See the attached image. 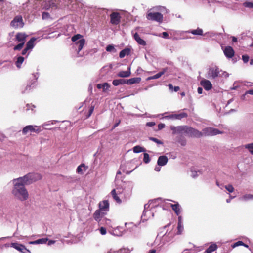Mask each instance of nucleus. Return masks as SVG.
<instances>
[{
  "mask_svg": "<svg viewBox=\"0 0 253 253\" xmlns=\"http://www.w3.org/2000/svg\"><path fill=\"white\" fill-rule=\"evenodd\" d=\"M200 84L206 90H210L212 87V85L211 82L206 79L202 80L200 82Z\"/></svg>",
  "mask_w": 253,
  "mask_h": 253,
  "instance_id": "19",
  "label": "nucleus"
},
{
  "mask_svg": "<svg viewBox=\"0 0 253 253\" xmlns=\"http://www.w3.org/2000/svg\"><path fill=\"white\" fill-rule=\"evenodd\" d=\"M24 25V23L21 15L16 16L10 23V26L14 29L21 28Z\"/></svg>",
  "mask_w": 253,
  "mask_h": 253,
  "instance_id": "6",
  "label": "nucleus"
},
{
  "mask_svg": "<svg viewBox=\"0 0 253 253\" xmlns=\"http://www.w3.org/2000/svg\"><path fill=\"white\" fill-rule=\"evenodd\" d=\"M186 32L191 33L194 35H202L203 31L202 29L198 28L197 29L189 30Z\"/></svg>",
  "mask_w": 253,
  "mask_h": 253,
  "instance_id": "32",
  "label": "nucleus"
},
{
  "mask_svg": "<svg viewBox=\"0 0 253 253\" xmlns=\"http://www.w3.org/2000/svg\"><path fill=\"white\" fill-rule=\"evenodd\" d=\"M217 248L216 244H212L209 246V247L205 251L206 253H211L212 252L215 251Z\"/></svg>",
  "mask_w": 253,
  "mask_h": 253,
  "instance_id": "35",
  "label": "nucleus"
},
{
  "mask_svg": "<svg viewBox=\"0 0 253 253\" xmlns=\"http://www.w3.org/2000/svg\"><path fill=\"white\" fill-rule=\"evenodd\" d=\"M99 210H100L101 211H104L106 213L109 210V203L107 200H104L99 203Z\"/></svg>",
  "mask_w": 253,
  "mask_h": 253,
  "instance_id": "16",
  "label": "nucleus"
},
{
  "mask_svg": "<svg viewBox=\"0 0 253 253\" xmlns=\"http://www.w3.org/2000/svg\"><path fill=\"white\" fill-rule=\"evenodd\" d=\"M158 201L159 199H155L154 200L150 201L149 203L144 205V209L141 216V219L143 221H146L151 216H154L153 208L156 206V205H155L154 203H156Z\"/></svg>",
  "mask_w": 253,
  "mask_h": 253,
  "instance_id": "2",
  "label": "nucleus"
},
{
  "mask_svg": "<svg viewBox=\"0 0 253 253\" xmlns=\"http://www.w3.org/2000/svg\"><path fill=\"white\" fill-rule=\"evenodd\" d=\"M148 20L162 22L163 19V15L159 12H149L147 15Z\"/></svg>",
  "mask_w": 253,
  "mask_h": 253,
  "instance_id": "7",
  "label": "nucleus"
},
{
  "mask_svg": "<svg viewBox=\"0 0 253 253\" xmlns=\"http://www.w3.org/2000/svg\"><path fill=\"white\" fill-rule=\"evenodd\" d=\"M36 40V38H32L26 43V47L30 50H32L34 47V42Z\"/></svg>",
  "mask_w": 253,
  "mask_h": 253,
  "instance_id": "27",
  "label": "nucleus"
},
{
  "mask_svg": "<svg viewBox=\"0 0 253 253\" xmlns=\"http://www.w3.org/2000/svg\"><path fill=\"white\" fill-rule=\"evenodd\" d=\"M176 139H177V142L180 144V145L182 146H184L186 145V140L185 139V138L182 136H177L176 137Z\"/></svg>",
  "mask_w": 253,
  "mask_h": 253,
  "instance_id": "34",
  "label": "nucleus"
},
{
  "mask_svg": "<svg viewBox=\"0 0 253 253\" xmlns=\"http://www.w3.org/2000/svg\"><path fill=\"white\" fill-rule=\"evenodd\" d=\"M107 253H121L120 251H113V250H110L109 252H107Z\"/></svg>",
  "mask_w": 253,
  "mask_h": 253,
  "instance_id": "64",
  "label": "nucleus"
},
{
  "mask_svg": "<svg viewBox=\"0 0 253 253\" xmlns=\"http://www.w3.org/2000/svg\"><path fill=\"white\" fill-rule=\"evenodd\" d=\"M94 106L92 105L90 107L89 111H88V114L87 115V118L91 116V115L92 114V113L94 111Z\"/></svg>",
  "mask_w": 253,
  "mask_h": 253,
  "instance_id": "52",
  "label": "nucleus"
},
{
  "mask_svg": "<svg viewBox=\"0 0 253 253\" xmlns=\"http://www.w3.org/2000/svg\"><path fill=\"white\" fill-rule=\"evenodd\" d=\"M168 70L167 68H165L162 69V70L158 73L157 74H155V75L153 76V78L154 79H157L159 78H160L162 75H163Z\"/></svg>",
  "mask_w": 253,
  "mask_h": 253,
  "instance_id": "33",
  "label": "nucleus"
},
{
  "mask_svg": "<svg viewBox=\"0 0 253 253\" xmlns=\"http://www.w3.org/2000/svg\"><path fill=\"white\" fill-rule=\"evenodd\" d=\"M141 81V78L139 77H135L126 80L127 84H133L136 83H139Z\"/></svg>",
  "mask_w": 253,
  "mask_h": 253,
  "instance_id": "29",
  "label": "nucleus"
},
{
  "mask_svg": "<svg viewBox=\"0 0 253 253\" xmlns=\"http://www.w3.org/2000/svg\"><path fill=\"white\" fill-rule=\"evenodd\" d=\"M25 60V58L21 56H17L16 57V61H15L16 66L20 69L21 67V65Z\"/></svg>",
  "mask_w": 253,
  "mask_h": 253,
  "instance_id": "26",
  "label": "nucleus"
},
{
  "mask_svg": "<svg viewBox=\"0 0 253 253\" xmlns=\"http://www.w3.org/2000/svg\"><path fill=\"white\" fill-rule=\"evenodd\" d=\"M130 53V49L128 48H126L121 50L119 53V57L121 58H124L126 55H128Z\"/></svg>",
  "mask_w": 253,
  "mask_h": 253,
  "instance_id": "30",
  "label": "nucleus"
},
{
  "mask_svg": "<svg viewBox=\"0 0 253 253\" xmlns=\"http://www.w3.org/2000/svg\"><path fill=\"white\" fill-rule=\"evenodd\" d=\"M169 88L171 91H174V92H177L179 89L180 88L179 86H174L173 87L172 84H168Z\"/></svg>",
  "mask_w": 253,
  "mask_h": 253,
  "instance_id": "40",
  "label": "nucleus"
},
{
  "mask_svg": "<svg viewBox=\"0 0 253 253\" xmlns=\"http://www.w3.org/2000/svg\"><path fill=\"white\" fill-rule=\"evenodd\" d=\"M155 125V123L153 122H148L146 123V126H153Z\"/></svg>",
  "mask_w": 253,
  "mask_h": 253,
  "instance_id": "61",
  "label": "nucleus"
},
{
  "mask_svg": "<svg viewBox=\"0 0 253 253\" xmlns=\"http://www.w3.org/2000/svg\"><path fill=\"white\" fill-rule=\"evenodd\" d=\"M170 206L177 215H179L180 214V206L178 203L174 204H170Z\"/></svg>",
  "mask_w": 253,
  "mask_h": 253,
  "instance_id": "25",
  "label": "nucleus"
},
{
  "mask_svg": "<svg viewBox=\"0 0 253 253\" xmlns=\"http://www.w3.org/2000/svg\"><path fill=\"white\" fill-rule=\"evenodd\" d=\"M120 16L118 13L113 12L110 15L111 23L113 25H117L120 22Z\"/></svg>",
  "mask_w": 253,
  "mask_h": 253,
  "instance_id": "15",
  "label": "nucleus"
},
{
  "mask_svg": "<svg viewBox=\"0 0 253 253\" xmlns=\"http://www.w3.org/2000/svg\"><path fill=\"white\" fill-rule=\"evenodd\" d=\"M24 43H25V42H21V43H20L18 45H16L14 47L13 49L14 50H21L22 49V48L23 47Z\"/></svg>",
  "mask_w": 253,
  "mask_h": 253,
  "instance_id": "45",
  "label": "nucleus"
},
{
  "mask_svg": "<svg viewBox=\"0 0 253 253\" xmlns=\"http://www.w3.org/2000/svg\"><path fill=\"white\" fill-rule=\"evenodd\" d=\"M26 107H27V109H26L27 110H29L30 109L33 110V108H35V106L34 105H31V104H27L26 105Z\"/></svg>",
  "mask_w": 253,
  "mask_h": 253,
  "instance_id": "58",
  "label": "nucleus"
},
{
  "mask_svg": "<svg viewBox=\"0 0 253 253\" xmlns=\"http://www.w3.org/2000/svg\"><path fill=\"white\" fill-rule=\"evenodd\" d=\"M39 243L40 244H45L48 241L47 238H41L39 239Z\"/></svg>",
  "mask_w": 253,
  "mask_h": 253,
  "instance_id": "56",
  "label": "nucleus"
},
{
  "mask_svg": "<svg viewBox=\"0 0 253 253\" xmlns=\"http://www.w3.org/2000/svg\"><path fill=\"white\" fill-rule=\"evenodd\" d=\"M130 74H131L130 67H128V70L127 71H120L118 73L117 76L120 77L125 78V77H129Z\"/></svg>",
  "mask_w": 253,
  "mask_h": 253,
  "instance_id": "24",
  "label": "nucleus"
},
{
  "mask_svg": "<svg viewBox=\"0 0 253 253\" xmlns=\"http://www.w3.org/2000/svg\"><path fill=\"white\" fill-rule=\"evenodd\" d=\"M163 37L165 39H168L169 38V35L168 33L166 32H164L162 33Z\"/></svg>",
  "mask_w": 253,
  "mask_h": 253,
  "instance_id": "62",
  "label": "nucleus"
},
{
  "mask_svg": "<svg viewBox=\"0 0 253 253\" xmlns=\"http://www.w3.org/2000/svg\"><path fill=\"white\" fill-rule=\"evenodd\" d=\"M165 127V125L163 123H160L158 125V127L159 130H161Z\"/></svg>",
  "mask_w": 253,
  "mask_h": 253,
  "instance_id": "60",
  "label": "nucleus"
},
{
  "mask_svg": "<svg viewBox=\"0 0 253 253\" xmlns=\"http://www.w3.org/2000/svg\"><path fill=\"white\" fill-rule=\"evenodd\" d=\"M191 176L194 178H196L198 176V173L199 174H201V172L199 170L198 171H195V170H191Z\"/></svg>",
  "mask_w": 253,
  "mask_h": 253,
  "instance_id": "43",
  "label": "nucleus"
},
{
  "mask_svg": "<svg viewBox=\"0 0 253 253\" xmlns=\"http://www.w3.org/2000/svg\"><path fill=\"white\" fill-rule=\"evenodd\" d=\"M177 234H180L183 230V224H178L177 225Z\"/></svg>",
  "mask_w": 253,
  "mask_h": 253,
  "instance_id": "50",
  "label": "nucleus"
},
{
  "mask_svg": "<svg viewBox=\"0 0 253 253\" xmlns=\"http://www.w3.org/2000/svg\"><path fill=\"white\" fill-rule=\"evenodd\" d=\"M150 140L153 141V142L157 143L158 144H163V142L161 141V140L156 138H154V137H150Z\"/></svg>",
  "mask_w": 253,
  "mask_h": 253,
  "instance_id": "49",
  "label": "nucleus"
},
{
  "mask_svg": "<svg viewBox=\"0 0 253 253\" xmlns=\"http://www.w3.org/2000/svg\"><path fill=\"white\" fill-rule=\"evenodd\" d=\"M120 192H117L116 190L114 189H113L111 192V194L112 195V196L113 197L114 200L118 203L120 204L122 202L121 200L119 198V197L118 196V194L119 193H120Z\"/></svg>",
  "mask_w": 253,
  "mask_h": 253,
  "instance_id": "23",
  "label": "nucleus"
},
{
  "mask_svg": "<svg viewBox=\"0 0 253 253\" xmlns=\"http://www.w3.org/2000/svg\"><path fill=\"white\" fill-rule=\"evenodd\" d=\"M203 136H214L220 133V131L212 127H207L202 130Z\"/></svg>",
  "mask_w": 253,
  "mask_h": 253,
  "instance_id": "10",
  "label": "nucleus"
},
{
  "mask_svg": "<svg viewBox=\"0 0 253 253\" xmlns=\"http://www.w3.org/2000/svg\"><path fill=\"white\" fill-rule=\"evenodd\" d=\"M243 6L248 8L253 9V2L247 1L243 3Z\"/></svg>",
  "mask_w": 253,
  "mask_h": 253,
  "instance_id": "39",
  "label": "nucleus"
},
{
  "mask_svg": "<svg viewBox=\"0 0 253 253\" xmlns=\"http://www.w3.org/2000/svg\"><path fill=\"white\" fill-rule=\"evenodd\" d=\"M186 126H170V129L172 131V134H185Z\"/></svg>",
  "mask_w": 253,
  "mask_h": 253,
  "instance_id": "12",
  "label": "nucleus"
},
{
  "mask_svg": "<svg viewBox=\"0 0 253 253\" xmlns=\"http://www.w3.org/2000/svg\"><path fill=\"white\" fill-rule=\"evenodd\" d=\"M133 38L139 44L143 46L146 45V42L140 37L137 33L134 34Z\"/></svg>",
  "mask_w": 253,
  "mask_h": 253,
  "instance_id": "22",
  "label": "nucleus"
},
{
  "mask_svg": "<svg viewBox=\"0 0 253 253\" xmlns=\"http://www.w3.org/2000/svg\"><path fill=\"white\" fill-rule=\"evenodd\" d=\"M26 36L24 33H19L16 35V39L21 42H25Z\"/></svg>",
  "mask_w": 253,
  "mask_h": 253,
  "instance_id": "28",
  "label": "nucleus"
},
{
  "mask_svg": "<svg viewBox=\"0 0 253 253\" xmlns=\"http://www.w3.org/2000/svg\"><path fill=\"white\" fill-rule=\"evenodd\" d=\"M249 94L251 95H253V90H249L245 92V94L244 95H243V97H244L245 95L246 94Z\"/></svg>",
  "mask_w": 253,
  "mask_h": 253,
  "instance_id": "63",
  "label": "nucleus"
},
{
  "mask_svg": "<svg viewBox=\"0 0 253 253\" xmlns=\"http://www.w3.org/2000/svg\"><path fill=\"white\" fill-rule=\"evenodd\" d=\"M225 56L228 58H232L234 55V51L231 46H227L225 48L224 51Z\"/></svg>",
  "mask_w": 253,
  "mask_h": 253,
  "instance_id": "18",
  "label": "nucleus"
},
{
  "mask_svg": "<svg viewBox=\"0 0 253 253\" xmlns=\"http://www.w3.org/2000/svg\"><path fill=\"white\" fill-rule=\"evenodd\" d=\"M188 116L187 113L182 112L179 114H172L169 115L164 116L163 118L170 120H181Z\"/></svg>",
  "mask_w": 253,
  "mask_h": 253,
  "instance_id": "11",
  "label": "nucleus"
},
{
  "mask_svg": "<svg viewBox=\"0 0 253 253\" xmlns=\"http://www.w3.org/2000/svg\"><path fill=\"white\" fill-rule=\"evenodd\" d=\"M220 70L217 67H211L209 69L208 73V78L215 79L217 77H220Z\"/></svg>",
  "mask_w": 253,
  "mask_h": 253,
  "instance_id": "9",
  "label": "nucleus"
},
{
  "mask_svg": "<svg viewBox=\"0 0 253 253\" xmlns=\"http://www.w3.org/2000/svg\"><path fill=\"white\" fill-rule=\"evenodd\" d=\"M50 17V15L48 12H43L42 13V19L43 20L48 19Z\"/></svg>",
  "mask_w": 253,
  "mask_h": 253,
  "instance_id": "46",
  "label": "nucleus"
},
{
  "mask_svg": "<svg viewBox=\"0 0 253 253\" xmlns=\"http://www.w3.org/2000/svg\"><path fill=\"white\" fill-rule=\"evenodd\" d=\"M106 50L108 52H115L116 51V50L114 48V47L113 45H108L106 48Z\"/></svg>",
  "mask_w": 253,
  "mask_h": 253,
  "instance_id": "44",
  "label": "nucleus"
},
{
  "mask_svg": "<svg viewBox=\"0 0 253 253\" xmlns=\"http://www.w3.org/2000/svg\"><path fill=\"white\" fill-rule=\"evenodd\" d=\"M244 147L248 149L250 153L253 155V142L245 145Z\"/></svg>",
  "mask_w": 253,
  "mask_h": 253,
  "instance_id": "38",
  "label": "nucleus"
},
{
  "mask_svg": "<svg viewBox=\"0 0 253 253\" xmlns=\"http://www.w3.org/2000/svg\"><path fill=\"white\" fill-rule=\"evenodd\" d=\"M41 178V175L38 173H29L23 177L14 179L12 180V195L20 201L27 200L29 198V193L25 185H30Z\"/></svg>",
  "mask_w": 253,
  "mask_h": 253,
  "instance_id": "1",
  "label": "nucleus"
},
{
  "mask_svg": "<svg viewBox=\"0 0 253 253\" xmlns=\"http://www.w3.org/2000/svg\"><path fill=\"white\" fill-rule=\"evenodd\" d=\"M11 245L12 246V248H14L17 251L23 253H28L30 252V251L26 249L25 246L19 244L18 243H11Z\"/></svg>",
  "mask_w": 253,
  "mask_h": 253,
  "instance_id": "14",
  "label": "nucleus"
},
{
  "mask_svg": "<svg viewBox=\"0 0 253 253\" xmlns=\"http://www.w3.org/2000/svg\"><path fill=\"white\" fill-rule=\"evenodd\" d=\"M225 188L230 193L233 192L234 190V188L232 185H226L225 186Z\"/></svg>",
  "mask_w": 253,
  "mask_h": 253,
  "instance_id": "47",
  "label": "nucleus"
},
{
  "mask_svg": "<svg viewBox=\"0 0 253 253\" xmlns=\"http://www.w3.org/2000/svg\"><path fill=\"white\" fill-rule=\"evenodd\" d=\"M220 71H221L220 72V74H221L220 77H224L225 78H227L229 76V74L228 73H227L226 72L223 71L222 70H220Z\"/></svg>",
  "mask_w": 253,
  "mask_h": 253,
  "instance_id": "55",
  "label": "nucleus"
},
{
  "mask_svg": "<svg viewBox=\"0 0 253 253\" xmlns=\"http://www.w3.org/2000/svg\"><path fill=\"white\" fill-rule=\"evenodd\" d=\"M40 129L37 126L28 125L25 126L22 130V133L26 134L28 132H39Z\"/></svg>",
  "mask_w": 253,
  "mask_h": 253,
  "instance_id": "13",
  "label": "nucleus"
},
{
  "mask_svg": "<svg viewBox=\"0 0 253 253\" xmlns=\"http://www.w3.org/2000/svg\"><path fill=\"white\" fill-rule=\"evenodd\" d=\"M168 161V158L166 156H160L157 160V164L159 166H164L166 165Z\"/></svg>",
  "mask_w": 253,
  "mask_h": 253,
  "instance_id": "21",
  "label": "nucleus"
},
{
  "mask_svg": "<svg viewBox=\"0 0 253 253\" xmlns=\"http://www.w3.org/2000/svg\"><path fill=\"white\" fill-rule=\"evenodd\" d=\"M39 75L38 73H33L32 74L33 79L31 80L29 84H27L25 88V90L23 91V93H26L28 91L30 90L32 87H34L35 86L36 83L39 78Z\"/></svg>",
  "mask_w": 253,
  "mask_h": 253,
  "instance_id": "8",
  "label": "nucleus"
},
{
  "mask_svg": "<svg viewBox=\"0 0 253 253\" xmlns=\"http://www.w3.org/2000/svg\"><path fill=\"white\" fill-rule=\"evenodd\" d=\"M185 134L191 137L199 138L203 136V133L190 126H186Z\"/></svg>",
  "mask_w": 253,
  "mask_h": 253,
  "instance_id": "5",
  "label": "nucleus"
},
{
  "mask_svg": "<svg viewBox=\"0 0 253 253\" xmlns=\"http://www.w3.org/2000/svg\"><path fill=\"white\" fill-rule=\"evenodd\" d=\"M143 155H144V157H143L144 162L146 164L149 163L150 161V159L149 154L146 153H144L143 154Z\"/></svg>",
  "mask_w": 253,
  "mask_h": 253,
  "instance_id": "41",
  "label": "nucleus"
},
{
  "mask_svg": "<svg viewBox=\"0 0 253 253\" xmlns=\"http://www.w3.org/2000/svg\"><path fill=\"white\" fill-rule=\"evenodd\" d=\"M242 60L245 63H247L249 61V57L247 55H242Z\"/></svg>",
  "mask_w": 253,
  "mask_h": 253,
  "instance_id": "54",
  "label": "nucleus"
},
{
  "mask_svg": "<svg viewBox=\"0 0 253 253\" xmlns=\"http://www.w3.org/2000/svg\"><path fill=\"white\" fill-rule=\"evenodd\" d=\"M105 212L100 210H97L93 214V218L98 223L101 221L102 218L106 214Z\"/></svg>",
  "mask_w": 253,
  "mask_h": 253,
  "instance_id": "17",
  "label": "nucleus"
},
{
  "mask_svg": "<svg viewBox=\"0 0 253 253\" xmlns=\"http://www.w3.org/2000/svg\"><path fill=\"white\" fill-rule=\"evenodd\" d=\"M71 40L74 42V47L78 50V56H81V55L79 54V52L83 49L85 44V40L83 38V36L79 34L74 35Z\"/></svg>",
  "mask_w": 253,
  "mask_h": 253,
  "instance_id": "3",
  "label": "nucleus"
},
{
  "mask_svg": "<svg viewBox=\"0 0 253 253\" xmlns=\"http://www.w3.org/2000/svg\"><path fill=\"white\" fill-rule=\"evenodd\" d=\"M240 245H244V243L242 241H239L235 243L232 245V247L233 248H235V247H236L237 246H240Z\"/></svg>",
  "mask_w": 253,
  "mask_h": 253,
  "instance_id": "51",
  "label": "nucleus"
},
{
  "mask_svg": "<svg viewBox=\"0 0 253 253\" xmlns=\"http://www.w3.org/2000/svg\"><path fill=\"white\" fill-rule=\"evenodd\" d=\"M133 151L135 153H138L140 152H145L146 150L144 148L137 145L133 147Z\"/></svg>",
  "mask_w": 253,
  "mask_h": 253,
  "instance_id": "36",
  "label": "nucleus"
},
{
  "mask_svg": "<svg viewBox=\"0 0 253 253\" xmlns=\"http://www.w3.org/2000/svg\"><path fill=\"white\" fill-rule=\"evenodd\" d=\"M30 50L28 49L27 47H25L22 51V54L23 55H25L26 57H27L28 56L30 52H28V51Z\"/></svg>",
  "mask_w": 253,
  "mask_h": 253,
  "instance_id": "48",
  "label": "nucleus"
},
{
  "mask_svg": "<svg viewBox=\"0 0 253 253\" xmlns=\"http://www.w3.org/2000/svg\"><path fill=\"white\" fill-rule=\"evenodd\" d=\"M251 199H253V195L249 194H245L240 198V200L241 201H247Z\"/></svg>",
  "mask_w": 253,
  "mask_h": 253,
  "instance_id": "37",
  "label": "nucleus"
},
{
  "mask_svg": "<svg viewBox=\"0 0 253 253\" xmlns=\"http://www.w3.org/2000/svg\"><path fill=\"white\" fill-rule=\"evenodd\" d=\"M85 167L84 164H81L76 169L77 172L79 174H83V168Z\"/></svg>",
  "mask_w": 253,
  "mask_h": 253,
  "instance_id": "42",
  "label": "nucleus"
},
{
  "mask_svg": "<svg viewBox=\"0 0 253 253\" xmlns=\"http://www.w3.org/2000/svg\"><path fill=\"white\" fill-rule=\"evenodd\" d=\"M99 230H100V232L101 234L104 235L106 234V229L105 228H104L103 227H101L100 228Z\"/></svg>",
  "mask_w": 253,
  "mask_h": 253,
  "instance_id": "57",
  "label": "nucleus"
},
{
  "mask_svg": "<svg viewBox=\"0 0 253 253\" xmlns=\"http://www.w3.org/2000/svg\"><path fill=\"white\" fill-rule=\"evenodd\" d=\"M113 84L114 86H118L120 84H126V81L125 79H115L113 81Z\"/></svg>",
  "mask_w": 253,
  "mask_h": 253,
  "instance_id": "31",
  "label": "nucleus"
},
{
  "mask_svg": "<svg viewBox=\"0 0 253 253\" xmlns=\"http://www.w3.org/2000/svg\"><path fill=\"white\" fill-rule=\"evenodd\" d=\"M36 4L40 5L41 9L54 10L57 8V5L52 0H35Z\"/></svg>",
  "mask_w": 253,
  "mask_h": 253,
  "instance_id": "4",
  "label": "nucleus"
},
{
  "mask_svg": "<svg viewBox=\"0 0 253 253\" xmlns=\"http://www.w3.org/2000/svg\"><path fill=\"white\" fill-rule=\"evenodd\" d=\"M134 184L131 181L124 182V190L127 193H131L133 188Z\"/></svg>",
  "mask_w": 253,
  "mask_h": 253,
  "instance_id": "20",
  "label": "nucleus"
},
{
  "mask_svg": "<svg viewBox=\"0 0 253 253\" xmlns=\"http://www.w3.org/2000/svg\"><path fill=\"white\" fill-rule=\"evenodd\" d=\"M110 87L109 84L107 83H103V86L102 87L103 91H106Z\"/></svg>",
  "mask_w": 253,
  "mask_h": 253,
  "instance_id": "53",
  "label": "nucleus"
},
{
  "mask_svg": "<svg viewBox=\"0 0 253 253\" xmlns=\"http://www.w3.org/2000/svg\"><path fill=\"white\" fill-rule=\"evenodd\" d=\"M123 165H121V167H120V169H121L123 172L126 173V174H129L132 171V170H130V171L125 170L124 169H123Z\"/></svg>",
  "mask_w": 253,
  "mask_h": 253,
  "instance_id": "59",
  "label": "nucleus"
}]
</instances>
